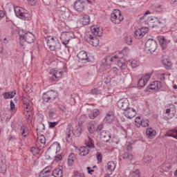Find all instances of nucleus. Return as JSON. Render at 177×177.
Wrapping results in <instances>:
<instances>
[{"mask_svg":"<svg viewBox=\"0 0 177 177\" xmlns=\"http://www.w3.org/2000/svg\"><path fill=\"white\" fill-rule=\"evenodd\" d=\"M121 59H122V55L120 53H116L115 55L112 56H108L105 59V63L106 66H111V64H118V67L121 70H127V66L125 62H121Z\"/></svg>","mask_w":177,"mask_h":177,"instance_id":"nucleus-1","label":"nucleus"},{"mask_svg":"<svg viewBox=\"0 0 177 177\" xmlns=\"http://www.w3.org/2000/svg\"><path fill=\"white\" fill-rule=\"evenodd\" d=\"M47 46L50 50H60L61 45L59 39L56 37H49L47 40Z\"/></svg>","mask_w":177,"mask_h":177,"instance_id":"nucleus-2","label":"nucleus"},{"mask_svg":"<svg viewBox=\"0 0 177 177\" xmlns=\"http://www.w3.org/2000/svg\"><path fill=\"white\" fill-rule=\"evenodd\" d=\"M57 97H59V94L53 90L47 91L43 94V100L46 103H52Z\"/></svg>","mask_w":177,"mask_h":177,"instance_id":"nucleus-3","label":"nucleus"},{"mask_svg":"<svg viewBox=\"0 0 177 177\" xmlns=\"http://www.w3.org/2000/svg\"><path fill=\"white\" fill-rule=\"evenodd\" d=\"M14 11L17 17H19L22 20H27V21L30 20V14L27 12V10H26L23 8L15 7Z\"/></svg>","mask_w":177,"mask_h":177,"instance_id":"nucleus-4","label":"nucleus"},{"mask_svg":"<svg viewBox=\"0 0 177 177\" xmlns=\"http://www.w3.org/2000/svg\"><path fill=\"white\" fill-rule=\"evenodd\" d=\"M124 20V17L121 14L120 10H114L113 12L111 13V21L115 24H120Z\"/></svg>","mask_w":177,"mask_h":177,"instance_id":"nucleus-5","label":"nucleus"},{"mask_svg":"<svg viewBox=\"0 0 177 177\" xmlns=\"http://www.w3.org/2000/svg\"><path fill=\"white\" fill-rule=\"evenodd\" d=\"M157 49V41L153 39H149L145 43V50L147 53H153Z\"/></svg>","mask_w":177,"mask_h":177,"instance_id":"nucleus-6","label":"nucleus"},{"mask_svg":"<svg viewBox=\"0 0 177 177\" xmlns=\"http://www.w3.org/2000/svg\"><path fill=\"white\" fill-rule=\"evenodd\" d=\"M73 9L78 13L85 12L86 9V2L84 0H76L73 3Z\"/></svg>","mask_w":177,"mask_h":177,"instance_id":"nucleus-7","label":"nucleus"},{"mask_svg":"<svg viewBox=\"0 0 177 177\" xmlns=\"http://www.w3.org/2000/svg\"><path fill=\"white\" fill-rule=\"evenodd\" d=\"M62 77H63L62 71L51 69L49 73L48 78L50 82H55V81H59Z\"/></svg>","mask_w":177,"mask_h":177,"instance_id":"nucleus-8","label":"nucleus"},{"mask_svg":"<svg viewBox=\"0 0 177 177\" xmlns=\"http://www.w3.org/2000/svg\"><path fill=\"white\" fill-rule=\"evenodd\" d=\"M151 77V73H145L142 75V77L139 79L138 82V85L140 88H144L147 85V82L150 81V78Z\"/></svg>","mask_w":177,"mask_h":177,"instance_id":"nucleus-9","label":"nucleus"},{"mask_svg":"<svg viewBox=\"0 0 177 177\" xmlns=\"http://www.w3.org/2000/svg\"><path fill=\"white\" fill-rule=\"evenodd\" d=\"M22 102H23V108L25 112L28 113V117H30L31 114V110H32V108L31 107V101L28 100L27 97H24L22 98Z\"/></svg>","mask_w":177,"mask_h":177,"instance_id":"nucleus-10","label":"nucleus"},{"mask_svg":"<svg viewBox=\"0 0 177 177\" xmlns=\"http://www.w3.org/2000/svg\"><path fill=\"white\" fill-rule=\"evenodd\" d=\"M116 106L120 110L125 111L127 109H129V101L127 98L120 99L117 102Z\"/></svg>","mask_w":177,"mask_h":177,"instance_id":"nucleus-11","label":"nucleus"},{"mask_svg":"<svg viewBox=\"0 0 177 177\" xmlns=\"http://www.w3.org/2000/svg\"><path fill=\"white\" fill-rule=\"evenodd\" d=\"M149 31L148 28H138L134 32V37L136 38V39H140L141 38H143L145 35H146V32Z\"/></svg>","mask_w":177,"mask_h":177,"instance_id":"nucleus-12","label":"nucleus"},{"mask_svg":"<svg viewBox=\"0 0 177 177\" xmlns=\"http://www.w3.org/2000/svg\"><path fill=\"white\" fill-rule=\"evenodd\" d=\"M21 39H24L28 44H33L34 41H35V36L34 34L28 32L24 36H20V41Z\"/></svg>","mask_w":177,"mask_h":177,"instance_id":"nucleus-13","label":"nucleus"},{"mask_svg":"<svg viewBox=\"0 0 177 177\" xmlns=\"http://www.w3.org/2000/svg\"><path fill=\"white\" fill-rule=\"evenodd\" d=\"M60 144L57 142L53 143L48 149V153L51 154H57L60 152Z\"/></svg>","mask_w":177,"mask_h":177,"instance_id":"nucleus-14","label":"nucleus"},{"mask_svg":"<svg viewBox=\"0 0 177 177\" xmlns=\"http://www.w3.org/2000/svg\"><path fill=\"white\" fill-rule=\"evenodd\" d=\"M162 88V84L161 82L154 81L152 82L148 86V91H158Z\"/></svg>","mask_w":177,"mask_h":177,"instance_id":"nucleus-15","label":"nucleus"},{"mask_svg":"<svg viewBox=\"0 0 177 177\" xmlns=\"http://www.w3.org/2000/svg\"><path fill=\"white\" fill-rule=\"evenodd\" d=\"M71 33L67 32H62L60 36V39L63 45L67 46L68 45V42H70Z\"/></svg>","mask_w":177,"mask_h":177,"instance_id":"nucleus-16","label":"nucleus"},{"mask_svg":"<svg viewBox=\"0 0 177 177\" xmlns=\"http://www.w3.org/2000/svg\"><path fill=\"white\" fill-rule=\"evenodd\" d=\"M86 41L90 43V45H93V46H97L99 45V39L93 35H86Z\"/></svg>","mask_w":177,"mask_h":177,"instance_id":"nucleus-17","label":"nucleus"},{"mask_svg":"<svg viewBox=\"0 0 177 177\" xmlns=\"http://www.w3.org/2000/svg\"><path fill=\"white\" fill-rule=\"evenodd\" d=\"M91 31L95 37H102V35H103V30L96 25H93L91 27Z\"/></svg>","mask_w":177,"mask_h":177,"instance_id":"nucleus-18","label":"nucleus"},{"mask_svg":"<svg viewBox=\"0 0 177 177\" xmlns=\"http://www.w3.org/2000/svg\"><path fill=\"white\" fill-rule=\"evenodd\" d=\"M158 42L162 48V49H167V46H168V44L171 42V40H168L164 37V36H158Z\"/></svg>","mask_w":177,"mask_h":177,"instance_id":"nucleus-19","label":"nucleus"},{"mask_svg":"<svg viewBox=\"0 0 177 177\" xmlns=\"http://www.w3.org/2000/svg\"><path fill=\"white\" fill-rule=\"evenodd\" d=\"M111 138V134H110L109 131H102L100 132V139L102 140V142L107 143Z\"/></svg>","mask_w":177,"mask_h":177,"instance_id":"nucleus-20","label":"nucleus"},{"mask_svg":"<svg viewBox=\"0 0 177 177\" xmlns=\"http://www.w3.org/2000/svg\"><path fill=\"white\" fill-rule=\"evenodd\" d=\"M77 57L79 59V60H81V61L85 60L88 63L91 62V59L88 57V53L85 50H82L79 52L78 54L77 55Z\"/></svg>","mask_w":177,"mask_h":177,"instance_id":"nucleus-21","label":"nucleus"},{"mask_svg":"<svg viewBox=\"0 0 177 177\" xmlns=\"http://www.w3.org/2000/svg\"><path fill=\"white\" fill-rule=\"evenodd\" d=\"M124 114L127 118L131 119L136 115V110L133 108H129L124 112Z\"/></svg>","mask_w":177,"mask_h":177,"instance_id":"nucleus-22","label":"nucleus"},{"mask_svg":"<svg viewBox=\"0 0 177 177\" xmlns=\"http://www.w3.org/2000/svg\"><path fill=\"white\" fill-rule=\"evenodd\" d=\"M45 143H46V139H45V136H44L43 135L39 136L37 137L36 146H39V149H44Z\"/></svg>","mask_w":177,"mask_h":177,"instance_id":"nucleus-23","label":"nucleus"},{"mask_svg":"<svg viewBox=\"0 0 177 177\" xmlns=\"http://www.w3.org/2000/svg\"><path fill=\"white\" fill-rule=\"evenodd\" d=\"M146 135L149 139H153L156 135H157V132L154 130V129L149 127L146 130Z\"/></svg>","mask_w":177,"mask_h":177,"instance_id":"nucleus-24","label":"nucleus"},{"mask_svg":"<svg viewBox=\"0 0 177 177\" xmlns=\"http://www.w3.org/2000/svg\"><path fill=\"white\" fill-rule=\"evenodd\" d=\"M73 127L71 126H68L66 129V141L68 143H70L71 140H73Z\"/></svg>","mask_w":177,"mask_h":177,"instance_id":"nucleus-25","label":"nucleus"},{"mask_svg":"<svg viewBox=\"0 0 177 177\" xmlns=\"http://www.w3.org/2000/svg\"><path fill=\"white\" fill-rule=\"evenodd\" d=\"M53 176L55 177H63V167L59 166L53 171Z\"/></svg>","mask_w":177,"mask_h":177,"instance_id":"nucleus-26","label":"nucleus"},{"mask_svg":"<svg viewBox=\"0 0 177 177\" xmlns=\"http://www.w3.org/2000/svg\"><path fill=\"white\" fill-rule=\"evenodd\" d=\"M89 149L88 147H81L78 149V153L81 157H85V156H88L89 154Z\"/></svg>","mask_w":177,"mask_h":177,"instance_id":"nucleus-27","label":"nucleus"},{"mask_svg":"<svg viewBox=\"0 0 177 177\" xmlns=\"http://www.w3.org/2000/svg\"><path fill=\"white\" fill-rule=\"evenodd\" d=\"M72 131L74 136L76 138H80V136H81V133H82V126L78 124Z\"/></svg>","mask_w":177,"mask_h":177,"instance_id":"nucleus-28","label":"nucleus"},{"mask_svg":"<svg viewBox=\"0 0 177 177\" xmlns=\"http://www.w3.org/2000/svg\"><path fill=\"white\" fill-rule=\"evenodd\" d=\"M50 174V166L45 167L39 174V177H49Z\"/></svg>","mask_w":177,"mask_h":177,"instance_id":"nucleus-29","label":"nucleus"},{"mask_svg":"<svg viewBox=\"0 0 177 177\" xmlns=\"http://www.w3.org/2000/svg\"><path fill=\"white\" fill-rule=\"evenodd\" d=\"M158 19L156 17H149L147 19L146 23L149 27H154V23H157Z\"/></svg>","mask_w":177,"mask_h":177,"instance_id":"nucleus-30","label":"nucleus"},{"mask_svg":"<svg viewBox=\"0 0 177 177\" xmlns=\"http://www.w3.org/2000/svg\"><path fill=\"white\" fill-rule=\"evenodd\" d=\"M86 147L88 149H95V142L91 137L88 136L85 141Z\"/></svg>","mask_w":177,"mask_h":177,"instance_id":"nucleus-31","label":"nucleus"},{"mask_svg":"<svg viewBox=\"0 0 177 177\" xmlns=\"http://www.w3.org/2000/svg\"><path fill=\"white\" fill-rule=\"evenodd\" d=\"M162 63L166 70H171V68H172V62L169 59L164 58L162 61Z\"/></svg>","mask_w":177,"mask_h":177,"instance_id":"nucleus-32","label":"nucleus"},{"mask_svg":"<svg viewBox=\"0 0 177 177\" xmlns=\"http://www.w3.org/2000/svg\"><path fill=\"white\" fill-rule=\"evenodd\" d=\"M16 96V91L14 90L10 92H6L3 93V97L4 99H13V97Z\"/></svg>","mask_w":177,"mask_h":177,"instance_id":"nucleus-33","label":"nucleus"},{"mask_svg":"<svg viewBox=\"0 0 177 177\" xmlns=\"http://www.w3.org/2000/svg\"><path fill=\"white\" fill-rule=\"evenodd\" d=\"M118 53H120V55L122 56V59H124V57L129 56L131 50L128 48V47H125L121 51H118Z\"/></svg>","mask_w":177,"mask_h":177,"instance_id":"nucleus-34","label":"nucleus"},{"mask_svg":"<svg viewBox=\"0 0 177 177\" xmlns=\"http://www.w3.org/2000/svg\"><path fill=\"white\" fill-rule=\"evenodd\" d=\"M81 23L82 24H83V26H86L87 24H89V23H91V18L89 17V15H82Z\"/></svg>","mask_w":177,"mask_h":177,"instance_id":"nucleus-35","label":"nucleus"},{"mask_svg":"<svg viewBox=\"0 0 177 177\" xmlns=\"http://www.w3.org/2000/svg\"><path fill=\"white\" fill-rule=\"evenodd\" d=\"M105 121L110 124V122H113L114 121V113L113 112L108 113L105 116Z\"/></svg>","mask_w":177,"mask_h":177,"instance_id":"nucleus-36","label":"nucleus"},{"mask_svg":"<svg viewBox=\"0 0 177 177\" xmlns=\"http://www.w3.org/2000/svg\"><path fill=\"white\" fill-rule=\"evenodd\" d=\"M20 131L21 132V136H24V138H26V136H28V128L26 127V125L23 124L21 126Z\"/></svg>","mask_w":177,"mask_h":177,"instance_id":"nucleus-37","label":"nucleus"},{"mask_svg":"<svg viewBox=\"0 0 177 177\" xmlns=\"http://www.w3.org/2000/svg\"><path fill=\"white\" fill-rule=\"evenodd\" d=\"M100 113V112L99 111V109H94L90 112L88 117L91 118V120H95V118H96Z\"/></svg>","mask_w":177,"mask_h":177,"instance_id":"nucleus-38","label":"nucleus"},{"mask_svg":"<svg viewBox=\"0 0 177 177\" xmlns=\"http://www.w3.org/2000/svg\"><path fill=\"white\" fill-rule=\"evenodd\" d=\"M7 167L5 160L0 159V172L5 174L6 172Z\"/></svg>","mask_w":177,"mask_h":177,"instance_id":"nucleus-39","label":"nucleus"},{"mask_svg":"<svg viewBox=\"0 0 177 177\" xmlns=\"http://www.w3.org/2000/svg\"><path fill=\"white\" fill-rule=\"evenodd\" d=\"M42 149H39V145L35 147H32L30 148V151L33 154V156H37V154H39V151H41Z\"/></svg>","mask_w":177,"mask_h":177,"instance_id":"nucleus-40","label":"nucleus"},{"mask_svg":"<svg viewBox=\"0 0 177 177\" xmlns=\"http://www.w3.org/2000/svg\"><path fill=\"white\" fill-rule=\"evenodd\" d=\"M75 161V155L74 153H71L68 157V165H73Z\"/></svg>","mask_w":177,"mask_h":177,"instance_id":"nucleus-41","label":"nucleus"},{"mask_svg":"<svg viewBox=\"0 0 177 177\" xmlns=\"http://www.w3.org/2000/svg\"><path fill=\"white\" fill-rule=\"evenodd\" d=\"M88 131L89 133H93L95 132V122H90L88 125Z\"/></svg>","mask_w":177,"mask_h":177,"instance_id":"nucleus-42","label":"nucleus"},{"mask_svg":"<svg viewBox=\"0 0 177 177\" xmlns=\"http://www.w3.org/2000/svg\"><path fill=\"white\" fill-rule=\"evenodd\" d=\"M107 168L111 172H113L115 169V163L113 161L109 162L107 164Z\"/></svg>","mask_w":177,"mask_h":177,"instance_id":"nucleus-43","label":"nucleus"},{"mask_svg":"<svg viewBox=\"0 0 177 177\" xmlns=\"http://www.w3.org/2000/svg\"><path fill=\"white\" fill-rule=\"evenodd\" d=\"M122 158H123V160H127L129 161H131L133 158V156H132V154H131L128 152H126L123 154Z\"/></svg>","mask_w":177,"mask_h":177,"instance_id":"nucleus-44","label":"nucleus"},{"mask_svg":"<svg viewBox=\"0 0 177 177\" xmlns=\"http://www.w3.org/2000/svg\"><path fill=\"white\" fill-rule=\"evenodd\" d=\"M142 119L140 118V116H138L135 119V125L137 127V128H140L142 124Z\"/></svg>","mask_w":177,"mask_h":177,"instance_id":"nucleus-45","label":"nucleus"},{"mask_svg":"<svg viewBox=\"0 0 177 177\" xmlns=\"http://www.w3.org/2000/svg\"><path fill=\"white\" fill-rule=\"evenodd\" d=\"M143 161L145 164H150L153 161V158L149 155H146L143 158Z\"/></svg>","mask_w":177,"mask_h":177,"instance_id":"nucleus-46","label":"nucleus"},{"mask_svg":"<svg viewBox=\"0 0 177 177\" xmlns=\"http://www.w3.org/2000/svg\"><path fill=\"white\" fill-rule=\"evenodd\" d=\"M176 113V109H175V106L172 105V107L170 109H167L166 110V114H171V115H174Z\"/></svg>","mask_w":177,"mask_h":177,"instance_id":"nucleus-47","label":"nucleus"},{"mask_svg":"<svg viewBox=\"0 0 177 177\" xmlns=\"http://www.w3.org/2000/svg\"><path fill=\"white\" fill-rule=\"evenodd\" d=\"M131 66L132 67V68H136V67H139V61H138L137 59H131Z\"/></svg>","mask_w":177,"mask_h":177,"instance_id":"nucleus-48","label":"nucleus"},{"mask_svg":"<svg viewBox=\"0 0 177 177\" xmlns=\"http://www.w3.org/2000/svg\"><path fill=\"white\" fill-rule=\"evenodd\" d=\"M149 121L147 119H142V122H141V127H143L144 128H146L149 126Z\"/></svg>","mask_w":177,"mask_h":177,"instance_id":"nucleus-49","label":"nucleus"},{"mask_svg":"<svg viewBox=\"0 0 177 177\" xmlns=\"http://www.w3.org/2000/svg\"><path fill=\"white\" fill-rule=\"evenodd\" d=\"M96 157L97 160V163L100 164V162H102V161L103 160V156L100 152H97Z\"/></svg>","mask_w":177,"mask_h":177,"instance_id":"nucleus-50","label":"nucleus"},{"mask_svg":"<svg viewBox=\"0 0 177 177\" xmlns=\"http://www.w3.org/2000/svg\"><path fill=\"white\" fill-rule=\"evenodd\" d=\"M156 77H157L158 80H160V81H164V80H165V73L157 74Z\"/></svg>","mask_w":177,"mask_h":177,"instance_id":"nucleus-51","label":"nucleus"},{"mask_svg":"<svg viewBox=\"0 0 177 177\" xmlns=\"http://www.w3.org/2000/svg\"><path fill=\"white\" fill-rule=\"evenodd\" d=\"M125 41L127 45H131V44H132V37H131V36L126 37Z\"/></svg>","mask_w":177,"mask_h":177,"instance_id":"nucleus-52","label":"nucleus"},{"mask_svg":"<svg viewBox=\"0 0 177 177\" xmlns=\"http://www.w3.org/2000/svg\"><path fill=\"white\" fill-rule=\"evenodd\" d=\"M156 12H162L164 10V8L161 5H157L155 7Z\"/></svg>","mask_w":177,"mask_h":177,"instance_id":"nucleus-53","label":"nucleus"},{"mask_svg":"<svg viewBox=\"0 0 177 177\" xmlns=\"http://www.w3.org/2000/svg\"><path fill=\"white\" fill-rule=\"evenodd\" d=\"M99 93H100V90L97 89V88L91 90V95H99Z\"/></svg>","mask_w":177,"mask_h":177,"instance_id":"nucleus-54","label":"nucleus"},{"mask_svg":"<svg viewBox=\"0 0 177 177\" xmlns=\"http://www.w3.org/2000/svg\"><path fill=\"white\" fill-rule=\"evenodd\" d=\"M133 176L134 177L140 176V171L139 169H136L134 171H133Z\"/></svg>","mask_w":177,"mask_h":177,"instance_id":"nucleus-55","label":"nucleus"},{"mask_svg":"<svg viewBox=\"0 0 177 177\" xmlns=\"http://www.w3.org/2000/svg\"><path fill=\"white\" fill-rule=\"evenodd\" d=\"M49 118H53L55 117V111L53 109H50L48 112Z\"/></svg>","mask_w":177,"mask_h":177,"instance_id":"nucleus-56","label":"nucleus"},{"mask_svg":"<svg viewBox=\"0 0 177 177\" xmlns=\"http://www.w3.org/2000/svg\"><path fill=\"white\" fill-rule=\"evenodd\" d=\"M48 125L49 128H55L57 125V122H49Z\"/></svg>","mask_w":177,"mask_h":177,"instance_id":"nucleus-57","label":"nucleus"},{"mask_svg":"<svg viewBox=\"0 0 177 177\" xmlns=\"http://www.w3.org/2000/svg\"><path fill=\"white\" fill-rule=\"evenodd\" d=\"M111 72L115 74V75H117V74H118V68H117V67H113L111 69Z\"/></svg>","mask_w":177,"mask_h":177,"instance_id":"nucleus-58","label":"nucleus"},{"mask_svg":"<svg viewBox=\"0 0 177 177\" xmlns=\"http://www.w3.org/2000/svg\"><path fill=\"white\" fill-rule=\"evenodd\" d=\"M97 132H100L102 131H103V124H100L97 127L96 129Z\"/></svg>","mask_w":177,"mask_h":177,"instance_id":"nucleus-59","label":"nucleus"},{"mask_svg":"<svg viewBox=\"0 0 177 177\" xmlns=\"http://www.w3.org/2000/svg\"><path fill=\"white\" fill-rule=\"evenodd\" d=\"M16 106L15 105V102H13V101H10V110L11 111H13V110H15Z\"/></svg>","mask_w":177,"mask_h":177,"instance_id":"nucleus-60","label":"nucleus"},{"mask_svg":"<svg viewBox=\"0 0 177 177\" xmlns=\"http://www.w3.org/2000/svg\"><path fill=\"white\" fill-rule=\"evenodd\" d=\"M29 5H31L32 6H34L35 3H37V1L35 0H27Z\"/></svg>","mask_w":177,"mask_h":177,"instance_id":"nucleus-61","label":"nucleus"},{"mask_svg":"<svg viewBox=\"0 0 177 177\" xmlns=\"http://www.w3.org/2000/svg\"><path fill=\"white\" fill-rule=\"evenodd\" d=\"M75 176L84 177V174L80 173L78 171H75Z\"/></svg>","mask_w":177,"mask_h":177,"instance_id":"nucleus-62","label":"nucleus"},{"mask_svg":"<svg viewBox=\"0 0 177 177\" xmlns=\"http://www.w3.org/2000/svg\"><path fill=\"white\" fill-rule=\"evenodd\" d=\"M171 5H177V0H169Z\"/></svg>","mask_w":177,"mask_h":177,"instance_id":"nucleus-63","label":"nucleus"},{"mask_svg":"<svg viewBox=\"0 0 177 177\" xmlns=\"http://www.w3.org/2000/svg\"><path fill=\"white\" fill-rule=\"evenodd\" d=\"M173 38H174L175 42L177 43V32H175L173 34Z\"/></svg>","mask_w":177,"mask_h":177,"instance_id":"nucleus-64","label":"nucleus"}]
</instances>
